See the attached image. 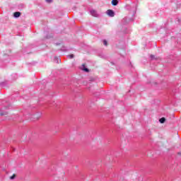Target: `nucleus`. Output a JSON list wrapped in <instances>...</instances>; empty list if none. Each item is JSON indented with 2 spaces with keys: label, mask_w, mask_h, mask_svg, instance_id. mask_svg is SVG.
<instances>
[{
  "label": "nucleus",
  "mask_w": 181,
  "mask_h": 181,
  "mask_svg": "<svg viewBox=\"0 0 181 181\" xmlns=\"http://www.w3.org/2000/svg\"><path fill=\"white\" fill-rule=\"evenodd\" d=\"M40 117H42V113L37 112L31 117V119L32 121H35V119H39Z\"/></svg>",
  "instance_id": "f257e3e1"
},
{
  "label": "nucleus",
  "mask_w": 181,
  "mask_h": 181,
  "mask_svg": "<svg viewBox=\"0 0 181 181\" xmlns=\"http://www.w3.org/2000/svg\"><path fill=\"white\" fill-rule=\"evenodd\" d=\"M127 9H130V12L132 15H135V12L136 11V6H132V7H131V6H127Z\"/></svg>",
  "instance_id": "f03ea898"
},
{
  "label": "nucleus",
  "mask_w": 181,
  "mask_h": 181,
  "mask_svg": "<svg viewBox=\"0 0 181 181\" xmlns=\"http://www.w3.org/2000/svg\"><path fill=\"white\" fill-rule=\"evenodd\" d=\"M107 13L108 16H110V18H114V16H115V13L111 9L107 10Z\"/></svg>",
  "instance_id": "7ed1b4c3"
},
{
  "label": "nucleus",
  "mask_w": 181,
  "mask_h": 181,
  "mask_svg": "<svg viewBox=\"0 0 181 181\" xmlns=\"http://www.w3.org/2000/svg\"><path fill=\"white\" fill-rule=\"evenodd\" d=\"M90 13L92 16H94L95 18H98V13H97V11L90 10Z\"/></svg>",
  "instance_id": "20e7f679"
},
{
  "label": "nucleus",
  "mask_w": 181,
  "mask_h": 181,
  "mask_svg": "<svg viewBox=\"0 0 181 181\" xmlns=\"http://www.w3.org/2000/svg\"><path fill=\"white\" fill-rule=\"evenodd\" d=\"M81 69V70H83V71H86V73H88V71H89L88 69L86 67L85 64H82Z\"/></svg>",
  "instance_id": "39448f33"
},
{
  "label": "nucleus",
  "mask_w": 181,
  "mask_h": 181,
  "mask_svg": "<svg viewBox=\"0 0 181 181\" xmlns=\"http://www.w3.org/2000/svg\"><path fill=\"white\" fill-rule=\"evenodd\" d=\"M13 16L14 18H19V16H21V12L19 11H16L13 13Z\"/></svg>",
  "instance_id": "423d86ee"
},
{
  "label": "nucleus",
  "mask_w": 181,
  "mask_h": 181,
  "mask_svg": "<svg viewBox=\"0 0 181 181\" xmlns=\"http://www.w3.org/2000/svg\"><path fill=\"white\" fill-rule=\"evenodd\" d=\"M112 5H113V6H117V5H118V0H112Z\"/></svg>",
  "instance_id": "0eeeda50"
},
{
  "label": "nucleus",
  "mask_w": 181,
  "mask_h": 181,
  "mask_svg": "<svg viewBox=\"0 0 181 181\" xmlns=\"http://www.w3.org/2000/svg\"><path fill=\"white\" fill-rule=\"evenodd\" d=\"M165 121H166V119L165 117H161L159 119V122H160V124H165Z\"/></svg>",
  "instance_id": "6e6552de"
},
{
  "label": "nucleus",
  "mask_w": 181,
  "mask_h": 181,
  "mask_svg": "<svg viewBox=\"0 0 181 181\" xmlns=\"http://www.w3.org/2000/svg\"><path fill=\"white\" fill-rule=\"evenodd\" d=\"M54 60L55 63H57V64L60 63V59L57 57H55Z\"/></svg>",
  "instance_id": "1a4fd4ad"
},
{
  "label": "nucleus",
  "mask_w": 181,
  "mask_h": 181,
  "mask_svg": "<svg viewBox=\"0 0 181 181\" xmlns=\"http://www.w3.org/2000/svg\"><path fill=\"white\" fill-rule=\"evenodd\" d=\"M15 177H16V175L15 174H13L12 176L10 177V179L11 180H13V179H15Z\"/></svg>",
  "instance_id": "9d476101"
},
{
  "label": "nucleus",
  "mask_w": 181,
  "mask_h": 181,
  "mask_svg": "<svg viewBox=\"0 0 181 181\" xmlns=\"http://www.w3.org/2000/svg\"><path fill=\"white\" fill-rule=\"evenodd\" d=\"M45 2H47V4H52V2H53V0H45Z\"/></svg>",
  "instance_id": "9b49d317"
},
{
  "label": "nucleus",
  "mask_w": 181,
  "mask_h": 181,
  "mask_svg": "<svg viewBox=\"0 0 181 181\" xmlns=\"http://www.w3.org/2000/svg\"><path fill=\"white\" fill-rule=\"evenodd\" d=\"M103 45H104L105 46H107V45H108V42H107L105 40H103Z\"/></svg>",
  "instance_id": "f8f14e48"
},
{
  "label": "nucleus",
  "mask_w": 181,
  "mask_h": 181,
  "mask_svg": "<svg viewBox=\"0 0 181 181\" xmlns=\"http://www.w3.org/2000/svg\"><path fill=\"white\" fill-rule=\"evenodd\" d=\"M68 57L69 59H74V54H70V55L68 56Z\"/></svg>",
  "instance_id": "ddd939ff"
},
{
  "label": "nucleus",
  "mask_w": 181,
  "mask_h": 181,
  "mask_svg": "<svg viewBox=\"0 0 181 181\" xmlns=\"http://www.w3.org/2000/svg\"><path fill=\"white\" fill-rule=\"evenodd\" d=\"M150 57H151V60H153V59H155V55H151L150 56Z\"/></svg>",
  "instance_id": "4468645a"
},
{
  "label": "nucleus",
  "mask_w": 181,
  "mask_h": 181,
  "mask_svg": "<svg viewBox=\"0 0 181 181\" xmlns=\"http://www.w3.org/2000/svg\"><path fill=\"white\" fill-rule=\"evenodd\" d=\"M0 115H6V112H5V113H4V112H1V113H0Z\"/></svg>",
  "instance_id": "2eb2a0df"
},
{
  "label": "nucleus",
  "mask_w": 181,
  "mask_h": 181,
  "mask_svg": "<svg viewBox=\"0 0 181 181\" xmlns=\"http://www.w3.org/2000/svg\"><path fill=\"white\" fill-rule=\"evenodd\" d=\"M128 19V18H124V21H127Z\"/></svg>",
  "instance_id": "dca6fc26"
},
{
  "label": "nucleus",
  "mask_w": 181,
  "mask_h": 181,
  "mask_svg": "<svg viewBox=\"0 0 181 181\" xmlns=\"http://www.w3.org/2000/svg\"><path fill=\"white\" fill-rule=\"evenodd\" d=\"M178 155H181V153H178Z\"/></svg>",
  "instance_id": "f3484780"
}]
</instances>
